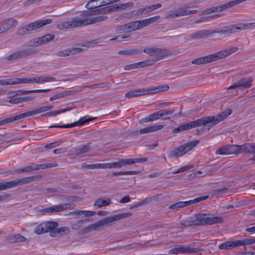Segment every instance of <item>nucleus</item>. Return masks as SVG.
<instances>
[{
    "instance_id": "obj_11",
    "label": "nucleus",
    "mask_w": 255,
    "mask_h": 255,
    "mask_svg": "<svg viewBox=\"0 0 255 255\" xmlns=\"http://www.w3.org/2000/svg\"><path fill=\"white\" fill-rule=\"evenodd\" d=\"M131 215L130 213H122L110 217H106L101 220L104 228L112 226L114 223L122 219L125 218L130 216Z\"/></svg>"
},
{
    "instance_id": "obj_17",
    "label": "nucleus",
    "mask_w": 255,
    "mask_h": 255,
    "mask_svg": "<svg viewBox=\"0 0 255 255\" xmlns=\"http://www.w3.org/2000/svg\"><path fill=\"white\" fill-rule=\"evenodd\" d=\"M121 0H91L86 5L88 9H94L96 7L104 6L109 4L118 2Z\"/></svg>"
},
{
    "instance_id": "obj_7",
    "label": "nucleus",
    "mask_w": 255,
    "mask_h": 255,
    "mask_svg": "<svg viewBox=\"0 0 255 255\" xmlns=\"http://www.w3.org/2000/svg\"><path fill=\"white\" fill-rule=\"evenodd\" d=\"M198 143L199 141L198 140H196L180 145L178 147L170 151L168 153V156L169 158H174L182 156L192 150L198 144Z\"/></svg>"
},
{
    "instance_id": "obj_12",
    "label": "nucleus",
    "mask_w": 255,
    "mask_h": 255,
    "mask_svg": "<svg viewBox=\"0 0 255 255\" xmlns=\"http://www.w3.org/2000/svg\"><path fill=\"white\" fill-rule=\"evenodd\" d=\"M18 24V21L12 17L5 18L0 22V34L5 33Z\"/></svg>"
},
{
    "instance_id": "obj_26",
    "label": "nucleus",
    "mask_w": 255,
    "mask_h": 255,
    "mask_svg": "<svg viewBox=\"0 0 255 255\" xmlns=\"http://www.w3.org/2000/svg\"><path fill=\"white\" fill-rule=\"evenodd\" d=\"M241 246H243L242 240L229 241L220 245L219 249L220 250H229Z\"/></svg>"
},
{
    "instance_id": "obj_62",
    "label": "nucleus",
    "mask_w": 255,
    "mask_h": 255,
    "mask_svg": "<svg viewBox=\"0 0 255 255\" xmlns=\"http://www.w3.org/2000/svg\"><path fill=\"white\" fill-rule=\"evenodd\" d=\"M206 170L207 171L206 175L210 176L214 174L216 172L217 169L216 168V167L210 166L207 167Z\"/></svg>"
},
{
    "instance_id": "obj_60",
    "label": "nucleus",
    "mask_w": 255,
    "mask_h": 255,
    "mask_svg": "<svg viewBox=\"0 0 255 255\" xmlns=\"http://www.w3.org/2000/svg\"><path fill=\"white\" fill-rule=\"evenodd\" d=\"M41 83H45L48 82L55 81L56 80V78L54 77H50V76H41Z\"/></svg>"
},
{
    "instance_id": "obj_45",
    "label": "nucleus",
    "mask_w": 255,
    "mask_h": 255,
    "mask_svg": "<svg viewBox=\"0 0 255 255\" xmlns=\"http://www.w3.org/2000/svg\"><path fill=\"white\" fill-rule=\"evenodd\" d=\"M55 37V35L52 34H47L42 37H40V40L42 44L44 43L49 42L52 40H53Z\"/></svg>"
},
{
    "instance_id": "obj_44",
    "label": "nucleus",
    "mask_w": 255,
    "mask_h": 255,
    "mask_svg": "<svg viewBox=\"0 0 255 255\" xmlns=\"http://www.w3.org/2000/svg\"><path fill=\"white\" fill-rule=\"evenodd\" d=\"M90 121V120L89 119H87V117H84L81 118L78 121L72 124H70V128H71L76 126L82 125L83 124Z\"/></svg>"
},
{
    "instance_id": "obj_28",
    "label": "nucleus",
    "mask_w": 255,
    "mask_h": 255,
    "mask_svg": "<svg viewBox=\"0 0 255 255\" xmlns=\"http://www.w3.org/2000/svg\"><path fill=\"white\" fill-rule=\"evenodd\" d=\"M96 212L92 211H83L78 210L72 211L68 214V215L74 217L82 216V217H90L93 216L95 214Z\"/></svg>"
},
{
    "instance_id": "obj_6",
    "label": "nucleus",
    "mask_w": 255,
    "mask_h": 255,
    "mask_svg": "<svg viewBox=\"0 0 255 255\" xmlns=\"http://www.w3.org/2000/svg\"><path fill=\"white\" fill-rule=\"evenodd\" d=\"M52 19L51 18L40 19L33 22L25 24L19 27L16 31V34L19 36L24 35L30 33L42 26L51 23Z\"/></svg>"
},
{
    "instance_id": "obj_20",
    "label": "nucleus",
    "mask_w": 255,
    "mask_h": 255,
    "mask_svg": "<svg viewBox=\"0 0 255 255\" xmlns=\"http://www.w3.org/2000/svg\"><path fill=\"white\" fill-rule=\"evenodd\" d=\"M237 154L240 153H253V159L255 160V145L251 143H245L241 145L236 144Z\"/></svg>"
},
{
    "instance_id": "obj_55",
    "label": "nucleus",
    "mask_w": 255,
    "mask_h": 255,
    "mask_svg": "<svg viewBox=\"0 0 255 255\" xmlns=\"http://www.w3.org/2000/svg\"><path fill=\"white\" fill-rule=\"evenodd\" d=\"M92 228L94 231H101L104 229L100 220L92 224Z\"/></svg>"
},
{
    "instance_id": "obj_16",
    "label": "nucleus",
    "mask_w": 255,
    "mask_h": 255,
    "mask_svg": "<svg viewBox=\"0 0 255 255\" xmlns=\"http://www.w3.org/2000/svg\"><path fill=\"white\" fill-rule=\"evenodd\" d=\"M168 55L169 54L159 55L156 59L145 60L141 62L130 64L129 66H131L132 68H136L137 69L139 68H143L147 66H151L153 65L155 62L168 57Z\"/></svg>"
},
{
    "instance_id": "obj_4",
    "label": "nucleus",
    "mask_w": 255,
    "mask_h": 255,
    "mask_svg": "<svg viewBox=\"0 0 255 255\" xmlns=\"http://www.w3.org/2000/svg\"><path fill=\"white\" fill-rule=\"evenodd\" d=\"M169 89L167 85H162L157 87H151L148 88H140L131 90L126 94V97L131 98L142 96L148 94H153L166 91Z\"/></svg>"
},
{
    "instance_id": "obj_39",
    "label": "nucleus",
    "mask_w": 255,
    "mask_h": 255,
    "mask_svg": "<svg viewBox=\"0 0 255 255\" xmlns=\"http://www.w3.org/2000/svg\"><path fill=\"white\" fill-rule=\"evenodd\" d=\"M34 115H36L35 110L14 116L13 118L14 121H16L26 117L33 116Z\"/></svg>"
},
{
    "instance_id": "obj_47",
    "label": "nucleus",
    "mask_w": 255,
    "mask_h": 255,
    "mask_svg": "<svg viewBox=\"0 0 255 255\" xmlns=\"http://www.w3.org/2000/svg\"><path fill=\"white\" fill-rule=\"evenodd\" d=\"M53 106H45L39 107L36 109H35L36 115L48 111L49 110L53 109Z\"/></svg>"
},
{
    "instance_id": "obj_40",
    "label": "nucleus",
    "mask_w": 255,
    "mask_h": 255,
    "mask_svg": "<svg viewBox=\"0 0 255 255\" xmlns=\"http://www.w3.org/2000/svg\"><path fill=\"white\" fill-rule=\"evenodd\" d=\"M73 109H74V107H67L65 109L59 110L56 111L55 112H54V111L50 112L47 113L46 114L43 115L42 116H47V117L55 116H56L57 115L64 113L66 112L70 111Z\"/></svg>"
},
{
    "instance_id": "obj_32",
    "label": "nucleus",
    "mask_w": 255,
    "mask_h": 255,
    "mask_svg": "<svg viewBox=\"0 0 255 255\" xmlns=\"http://www.w3.org/2000/svg\"><path fill=\"white\" fill-rule=\"evenodd\" d=\"M31 168H32L33 171L39 170L41 169H45L46 168H50L51 167H55L58 165V164L56 163H51L48 164H36L32 163L30 164Z\"/></svg>"
},
{
    "instance_id": "obj_1",
    "label": "nucleus",
    "mask_w": 255,
    "mask_h": 255,
    "mask_svg": "<svg viewBox=\"0 0 255 255\" xmlns=\"http://www.w3.org/2000/svg\"><path fill=\"white\" fill-rule=\"evenodd\" d=\"M231 113L232 110L229 109L227 111L223 112L215 116H209L199 119L175 128L173 132L174 133H178L194 128L206 125H207L208 128L210 129L216 124L223 121L228 116L231 115Z\"/></svg>"
},
{
    "instance_id": "obj_30",
    "label": "nucleus",
    "mask_w": 255,
    "mask_h": 255,
    "mask_svg": "<svg viewBox=\"0 0 255 255\" xmlns=\"http://www.w3.org/2000/svg\"><path fill=\"white\" fill-rule=\"evenodd\" d=\"M91 150V146L89 143L82 144L78 147L74 148L75 153L77 155L89 152Z\"/></svg>"
},
{
    "instance_id": "obj_63",
    "label": "nucleus",
    "mask_w": 255,
    "mask_h": 255,
    "mask_svg": "<svg viewBox=\"0 0 255 255\" xmlns=\"http://www.w3.org/2000/svg\"><path fill=\"white\" fill-rule=\"evenodd\" d=\"M152 122L161 119L159 111L150 115Z\"/></svg>"
},
{
    "instance_id": "obj_14",
    "label": "nucleus",
    "mask_w": 255,
    "mask_h": 255,
    "mask_svg": "<svg viewBox=\"0 0 255 255\" xmlns=\"http://www.w3.org/2000/svg\"><path fill=\"white\" fill-rule=\"evenodd\" d=\"M208 198V196H204L196 198L193 200L188 201H181L174 203L169 207V209L175 210L180 208H183L187 206L191 205L193 204L198 203L201 201L206 200Z\"/></svg>"
},
{
    "instance_id": "obj_36",
    "label": "nucleus",
    "mask_w": 255,
    "mask_h": 255,
    "mask_svg": "<svg viewBox=\"0 0 255 255\" xmlns=\"http://www.w3.org/2000/svg\"><path fill=\"white\" fill-rule=\"evenodd\" d=\"M70 232V229L68 227H64L59 228L56 230L54 229L51 232V236L56 237L59 234L63 233L64 234H68Z\"/></svg>"
},
{
    "instance_id": "obj_41",
    "label": "nucleus",
    "mask_w": 255,
    "mask_h": 255,
    "mask_svg": "<svg viewBox=\"0 0 255 255\" xmlns=\"http://www.w3.org/2000/svg\"><path fill=\"white\" fill-rule=\"evenodd\" d=\"M138 20L127 23L128 31H131L140 29Z\"/></svg>"
},
{
    "instance_id": "obj_56",
    "label": "nucleus",
    "mask_w": 255,
    "mask_h": 255,
    "mask_svg": "<svg viewBox=\"0 0 255 255\" xmlns=\"http://www.w3.org/2000/svg\"><path fill=\"white\" fill-rule=\"evenodd\" d=\"M150 132H154L159 130L161 129L164 127L163 125H153L150 126H148Z\"/></svg>"
},
{
    "instance_id": "obj_46",
    "label": "nucleus",
    "mask_w": 255,
    "mask_h": 255,
    "mask_svg": "<svg viewBox=\"0 0 255 255\" xmlns=\"http://www.w3.org/2000/svg\"><path fill=\"white\" fill-rule=\"evenodd\" d=\"M82 168L85 169H100L103 168V163H97L93 164H84L82 166Z\"/></svg>"
},
{
    "instance_id": "obj_43",
    "label": "nucleus",
    "mask_w": 255,
    "mask_h": 255,
    "mask_svg": "<svg viewBox=\"0 0 255 255\" xmlns=\"http://www.w3.org/2000/svg\"><path fill=\"white\" fill-rule=\"evenodd\" d=\"M177 12L178 17L188 15L190 14H195L198 12L197 10H187L182 9L178 11Z\"/></svg>"
},
{
    "instance_id": "obj_8",
    "label": "nucleus",
    "mask_w": 255,
    "mask_h": 255,
    "mask_svg": "<svg viewBox=\"0 0 255 255\" xmlns=\"http://www.w3.org/2000/svg\"><path fill=\"white\" fill-rule=\"evenodd\" d=\"M34 177H25L6 182L0 183V191L10 189L16 187L19 184H24L31 182Z\"/></svg>"
},
{
    "instance_id": "obj_42",
    "label": "nucleus",
    "mask_w": 255,
    "mask_h": 255,
    "mask_svg": "<svg viewBox=\"0 0 255 255\" xmlns=\"http://www.w3.org/2000/svg\"><path fill=\"white\" fill-rule=\"evenodd\" d=\"M101 13H106L105 7L95 9L85 12L86 15H98Z\"/></svg>"
},
{
    "instance_id": "obj_19",
    "label": "nucleus",
    "mask_w": 255,
    "mask_h": 255,
    "mask_svg": "<svg viewBox=\"0 0 255 255\" xmlns=\"http://www.w3.org/2000/svg\"><path fill=\"white\" fill-rule=\"evenodd\" d=\"M216 30H211L209 29L200 30L195 32L191 33L188 36L189 40H195L201 38H206L212 36V34L215 33Z\"/></svg>"
},
{
    "instance_id": "obj_18",
    "label": "nucleus",
    "mask_w": 255,
    "mask_h": 255,
    "mask_svg": "<svg viewBox=\"0 0 255 255\" xmlns=\"http://www.w3.org/2000/svg\"><path fill=\"white\" fill-rule=\"evenodd\" d=\"M34 53V51L32 49H24L13 53L7 57L6 59L10 61L22 58L31 55Z\"/></svg>"
},
{
    "instance_id": "obj_59",
    "label": "nucleus",
    "mask_w": 255,
    "mask_h": 255,
    "mask_svg": "<svg viewBox=\"0 0 255 255\" xmlns=\"http://www.w3.org/2000/svg\"><path fill=\"white\" fill-rule=\"evenodd\" d=\"M243 246L251 245L255 244V239L253 238L242 240Z\"/></svg>"
},
{
    "instance_id": "obj_27",
    "label": "nucleus",
    "mask_w": 255,
    "mask_h": 255,
    "mask_svg": "<svg viewBox=\"0 0 255 255\" xmlns=\"http://www.w3.org/2000/svg\"><path fill=\"white\" fill-rule=\"evenodd\" d=\"M241 30L242 27L236 25H231L228 26L224 27L223 29L220 30L216 31L215 33H219L221 34L227 36L229 34L239 32Z\"/></svg>"
},
{
    "instance_id": "obj_9",
    "label": "nucleus",
    "mask_w": 255,
    "mask_h": 255,
    "mask_svg": "<svg viewBox=\"0 0 255 255\" xmlns=\"http://www.w3.org/2000/svg\"><path fill=\"white\" fill-rule=\"evenodd\" d=\"M58 227V223L56 222H46L38 225L34 229V233L37 235L43 234L50 232Z\"/></svg>"
},
{
    "instance_id": "obj_37",
    "label": "nucleus",
    "mask_w": 255,
    "mask_h": 255,
    "mask_svg": "<svg viewBox=\"0 0 255 255\" xmlns=\"http://www.w3.org/2000/svg\"><path fill=\"white\" fill-rule=\"evenodd\" d=\"M103 169L106 168H120L122 167V160L121 159L119 160L118 161L108 163H103Z\"/></svg>"
},
{
    "instance_id": "obj_58",
    "label": "nucleus",
    "mask_w": 255,
    "mask_h": 255,
    "mask_svg": "<svg viewBox=\"0 0 255 255\" xmlns=\"http://www.w3.org/2000/svg\"><path fill=\"white\" fill-rule=\"evenodd\" d=\"M162 6V4L161 3H156L154 4H152L151 5L147 6V9L148 13L153 11L154 10H156L158 8H160Z\"/></svg>"
},
{
    "instance_id": "obj_22",
    "label": "nucleus",
    "mask_w": 255,
    "mask_h": 255,
    "mask_svg": "<svg viewBox=\"0 0 255 255\" xmlns=\"http://www.w3.org/2000/svg\"><path fill=\"white\" fill-rule=\"evenodd\" d=\"M83 49L78 47H70L57 52L56 55L59 57H64L82 52Z\"/></svg>"
},
{
    "instance_id": "obj_5",
    "label": "nucleus",
    "mask_w": 255,
    "mask_h": 255,
    "mask_svg": "<svg viewBox=\"0 0 255 255\" xmlns=\"http://www.w3.org/2000/svg\"><path fill=\"white\" fill-rule=\"evenodd\" d=\"M224 222V219L219 216H207L205 214H197L193 221L187 223L188 226H203L221 224Z\"/></svg>"
},
{
    "instance_id": "obj_29",
    "label": "nucleus",
    "mask_w": 255,
    "mask_h": 255,
    "mask_svg": "<svg viewBox=\"0 0 255 255\" xmlns=\"http://www.w3.org/2000/svg\"><path fill=\"white\" fill-rule=\"evenodd\" d=\"M147 160V158H127V159H121L122 167L127 166L128 165H131L136 163H141L146 161Z\"/></svg>"
},
{
    "instance_id": "obj_24",
    "label": "nucleus",
    "mask_w": 255,
    "mask_h": 255,
    "mask_svg": "<svg viewBox=\"0 0 255 255\" xmlns=\"http://www.w3.org/2000/svg\"><path fill=\"white\" fill-rule=\"evenodd\" d=\"M246 0H236L225 3L220 5L213 6L212 7L213 11L214 12L222 11L223 10L229 8L237 4H240L241 3Z\"/></svg>"
},
{
    "instance_id": "obj_49",
    "label": "nucleus",
    "mask_w": 255,
    "mask_h": 255,
    "mask_svg": "<svg viewBox=\"0 0 255 255\" xmlns=\"http://www.w3.org/2000/svg\"><path fill=\"white\" fill-rule=\"evenodd\" d=\"M137 173L136 171H120L115 172L112 173V176H119L124 175H133Z\"/></svg>"
},
{
    "instance_id": "obj_53",
    "label": "nucleus",
    "mask_w": 255,
    "mask_h": 255,
    "mask_svg": "<svg viewBox=\"0 0 255 255\" xmlns=\"http://www.w3.org/2000/svg\"><path fill=\"white\" fill-rule=\"evenodd\" d=\"M30 78H20L16 79V81H12V85H16L21 83H31L30 81H29Z\"/></svg>"
},
{
    "instance_id": "obj_48",
    "label": "nucleus",
    "mask_w": 255,
    "mask_h": 255,
    "mask_svg": "<svg viewBox=\"0 0 255 255\" xmlns=\"http://www.w3.org/2000/svg\"><path fill=\"white\" fill-rule=\"evenodd\" d=\"M148 13V12L147 7V6H146L145 7H142V8H138L135 11H132V12H131V13L130 14L131 15L134 14L136 15H141V14H145Z\"/></svg>"
},
{
    "instance_id": "obj_54",
    "label": "nucleus",
    "mask_w": 255,
    "mask_h": 255,
    "mask_svg": "<svg viewBox=\"0 0 255 255\" xmlns=\"http://www.w3.org/2000/svg\"><path fill=\"white\" fill-rule=\"evenodd\" d=\"M63 142L64 141L63 140H60L57 141L50 143L49 144H47L45 145V147L46 148H54L60 145L61 143Z\"/></svg>"
},
{
    "instance_id": "obj_38",
    "label": "nucleus",
    "mask_w": 255,
    "mask_h": 255,
    "mask_svg": "<svg viewBox=\"0 0 255 255\" xmlns=\"http://www.w3.org/2000/svg\"><path fill=\"white\" fill-rule=\"evenodd\" d=\"M90 221L89 219H85L80 220L76 222L71 224V228L74 230H78L81 229L83 224L85 223H87Z\"/></svg>"
},
{
    "instance_id": "obj_2",
    "label": "nucleus",
    "mask_w": 255,
    "mask_h": 255,
    "mask_svg": "<svg viewBox=\"0 0 255 255\" xmlns=\"http://www.w3.org/2000/svg\"><path fill=\"white\" fill-rule=\"evenodd\" d=\"M238 50V48L237 47H231L229 49H224L212 54L196 58L193 60L191 63L195 65L207 64L210 62L224 58L230 54L236 52Z\"/></svg>"
},
{
    "instance_id": "obj_10",
    "label": "nucleus",
    "mask_w": 255,
    "mask_h": 255,
    "mask_svg": "<svg viewBox=\"0 0 255 255\" xmlns=\"http://www.w3.org/2000/svg\"><path fill=\"white\" fill-rule=\"evenodd\" d=\"M131 215L130 213H122L110 217H106L101 220L104 228L112 226L114 223L122 219L125 218L130 216Z\"/></svg>"
},
{
    "instance_id": "obj_51",
    "label": "nucleus",
    "mask_w": 255,
    "mask_h": 255,
    "mask_svg": "<svg viewBox=\"0 0 255 255\" xmlns=\"http://www.w3.org/2000/svg\"><path fill=\"white\" fill-rule=\"evenodd\" d=\"M42 45L40 37L33 39L28 42V45L29 46H36Z\"/></svg>"
},
{
    "instance_id": "obj_21",
    "label": "nucleus",
    "mask_w": 255,
    "mask_h": 255,
    "mask_svg": "<svg viewBox=\"0 0 255 255\" xmlns=\"http://www.w3.org/2000/svg\"><path fill=\"white\" fill-rule=\"evenodd\" d=\"M200 250L198 248H190L186 246H182L176 248H173L169 251L171 254L178 255L179 254H193L198 253Z\"/></svg>"
},
{
    "instance_id": "obj_34",
    "label": "nucleus",
    "mask_w": 255,
    "mask_h": 255,
    "mask_svg": "<svg viewBox=\"0 0 255 255\" xmlns=\"http://www.w3.org/2000/svg\"><path fill=\"white\" fill-rule=\"evenodd\" d=\"M142 51L141 49H127L124 50H120L118 52V54L125 56H133L137 55Z\"/></svg>"
},
{
    "instance_id": "obj_52",
    "label": "nucleus",
    "mask_w": 255,
    "mask_h": 255,
    "mask_svg": "<svg viewBox=\"0 0 255 255\" xmlns=\"http://www.w3.org/2000/svg\"><path fill=\"white\" fill-rule=\"evenodd\" d=\"M2 140L3 141L6 143L14 141H15V135L11 134H8L3 136Z\"/></svg>"
},
{
    "instance_id": "obj_57",
    "label": "nucleus",
    "mask_w": 255,
    "mask_h": 255,
    "mask_svg": "<svg viewBox=\"0 0 255 255\" xmlns=\"http://www.w3.org/2000/svg\"><path fill=\"white\" fill-rule=\"evenodd\" d=\"M106 13H109L112 11H116L118 10V7L117 4H114L105 7Z\"/></svg>"
},
{
    "instance_id": "obj_25",
    "label": "nucleus",
    "mask_w": 255,
    "mask_h": 255,
    "mask_svg": "<svg viewBox=\"0 0 255 255\" xmlns=\"http://www.w3.org/2000/svg\"><path fill=\"white\" fill-rule=\"evenodd\" d=\"M236 148V144L227 145L217 150L216 154L219 155L237 154Z\"/></svg>"
},
{
    "instance_id": "obj_61",
    "label": "nucleus",
    "mask_w": 255,
    "mask_h": 255,
    "mask_svg": "<svg viewBox=\"0 0 255 255\" xmlns=\"http://www.w3.org/2000/svg\"><path fill=\"white\" fill-rule=\"evenodd\" d=\"M14 122L13 117L8 118L6 119H4L0 121V126L8 124Z\"/></svg>"
},
{
    "instance_id": "obj_23",
    "label": "nucleus",
    "mask_w": 255,
    "mask_h": 255,
    "mask_svg": "<svg viewBox=\"0 0 255 255\" xmlns=\"http://www.w3.org/2000/svg\"><path fill=\"white\" fill-rule=\"evenodd\" d=\"M73 207L69 203L63 204L52 207H48L44 209V212L46 213H55L64 211L67 210H71Z\"/></svg>"
},
{
    "instance_id": "obj_33",
    "label": "nucleus",
    "mask_w": 255,
    "mask_h": 255,
    "mask_svg": "<svg viewBox=\"0 0 255 255\" xmlns=\"http://www.w3.org/2000/svg\"><path fill=\"white\" fill-rule=\"evenodd\" d=\"M111 203V200L109 198L102 197L97 199L94 204V207L101 208L106 206Z\"/></svg>"
},
{
    "instance_id": "obj_31",
    "label": "nucleus",
    "mask_w": 255,
    "mask_h": 255,
    "mask_svg": "<svg viewBox=\"0 0 255 255\" xmlns=\"http://www.w3.org/2000/svg\"><path fill=\"white\" fill-rule=\"evenodd\" d=\"M160 18V16L159 15H157L145 19L138 20L140 29L148 26V25L157 21Z\"/></svg>"
},
{
    "instance_id": "obj_64",
    "label": "nucleus",
    "mask_w": 255,
    "mask_h": 255,
    "mask_svg": "<svg viewBox=\"0 0 255 255\" xmlns=\"http://www.w3.org/2000/svg\"><path fill=\"white\" fill-rule=\"evenodd\" d=\"M65 95H66L65 94H62V93H58L53 96H51L50 98V100L54 101V100L58 99L59 98L64 97H65Z\"/></svg>"
},
{
    "instance_id": "obj_50",
    "label": "nucleus",
    "mask_w": 255,
    "mask_h": 255,
    "mask_svg": "<svg viewBox=\"0 0 255 255\" xmlns=\"http://www.w3.org/2000/svg\"><path fill=\"white\" fill-rule=\"evenodd\" d=\"M118 7V10H125L128 7H132L133 5V3L132 2H128L124 3L117 4Z\"/></svg>"
},
{
    "instance_id": "obj_3",
    "label": "nucleus",
    "mask_w": 255,
    "mask_h": 255,
    "mask_svg": "<svg viewBox=\"0 0 255 255\" xmlns=\"http://www.w3.org/2000/svg\"><path fill=\"white\" fill-rule=\"evenodd\" d=\"M107 18L105 15L97 16L93 17L86 18L83 19H73L72 21H66L61 24L58 25L59 28H71L89 24L95 23L103 21Z\"/></svg>"
},
{
    "instance_id": "obj_15",
    "label": "nucleus",
    "mask_w": 255,
    "mask_h": 255,
    "mask_svg": "<svg viewBox=\"0 0 255 255\" xmlns=\"http://www.w3.org/2000/svg\"><path fill=\"white\" fill-rule=\"evenodd\" d=\"M142 51L146 54L151 56L158 54H161L160 55L169 54L168 56H169L174 54V52L168 51L165 48L153 47H146Z\"/></svg>"
},
{
    "instance_id": "obj_13",
    "label": "nucleus",
    "mask_w": 255,
    "mask_h": 255,
    "mask_svg": "<svg viewBox=\"0 0 255 255\" xmlns=\"http://www.w3.org/2000/svg\"><path fill=\"white\" fill-rule=\"evenodd\" d=\"M253 81V78L252 77L243 78L228 88V90L233 89H238L243 90L248 89L251 87Z\"/></svg>"
},
{
    "instance_id": "obj_35",
    "label": "nucleus",
    "mask_w": 255,
    "mask_h": 255,
    "mask_svg": "<svg viewBox=\"0 0 255 255\" xmlns=\"http://www.w3.org/2000/svg\"><path fill=\"white\" fill-rule=\"evenodd\" d=\"M8 240L9 242L12 243H22L24 242L26 239L24 236L20 234L11 235L8 237Z\"/></svg>"
}]
</instances>
